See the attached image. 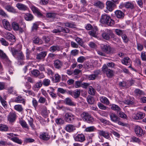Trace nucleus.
I'll use <instances>...</instances> for the list:
<instances>
[{
  "mask_svg": "<svg viewBox=\"0 0 146 146\" xmlns=\"http://www.w3.org/2000/svg\"><path fill=\"white\" fill-rule=\"evenodd\" d=\"M12 27L14 30L19 31L20 33H22L24 31L23 29L19 27L18 24L16 22L12 23Z\"/></svg>",
  "mask_w": 146,
  "mask_h": 146,
  "instance_id": "obj_9",
  "label": "nucleus"
},
{
  "mask_svg": "<svg viewBox=\"0 0 146 146\" xmlns=\"http://www.w3.org/2000/svg\"><path fill=\"white\" fill-rule=\"evenodd\" d=\"M100 21L102 23H105L109 26H112L115 23L114 21L111 19L110 17L106 14L102 15Z\"/></svg>",
  "mask_w": 146,
  "mask_h": 146,
  "instance_id": "obj_1",
  "label": "nucleus"
},
{
  "mask_svg": "<svg viewBox=\"0 0 146 146\" xmlns=\"http://www.w3.org/2000/svg\"><path fill=\"white\" fill-rule=\"evenodd\" d=\"M42 85L41 80H39L33 87V89L35 90L36 88H40L42 86Z\"/></svg>",
  "mask_w": 146,
  "mask_h": 146,
  "instance_id": "obj_37",
  "label": "nucleus"
},
{
  "mask_svg": "<svg viewBox=\"0 0 146 146\" xmlns=\"http://www.w3.org/2000/svg\"><path fill=\"white\" fill-rule=\"evenodd\" d=\"M60 28V32H62L65 33H69L70 32V30L68 28L65 27L64 28L60 26H59Z\"/></svg>",
  "mask_w": 146,
  "mask_h": 146,
  "instance_id": "obj_46",
  "label": "nucleus"
},
{
  "mask_svg": "<svg viewBox=\"0 0 146 146\" xmlns=\"http://www.w3.org/2000/svg\"><path fill=\"white\" fill-rule=\"evenodd\" d=\"M116 17L118 18H123L124 16V13L121 11L117 10L115 12Z\"/></svg>",
  "mask_w": 146,
  "mask_h": 146,
  "instance_id": "obj_28",
  "label": "nucleus"
},
{
  "mask_svg": "<svg viewBox=\"0 0 146 146\" xmlns=\"http://www.w3.org/2000/svg\"><path fill=\"white\" fill-rule=\"evenodd\" d=\"M74 139L76 141L82 142L85 140L84 136L81 134L78 135Z\"/></svg>",
  "mask_w": 146,
  "mask_h": 146,
  "instance_id": "obj_17",
  "label": "nucleus"
},
{
  "mask_svg": "<svg viewBox=\"0 0 146 146\" xmlns=\"http://www.w3.org/2000/svg\"><path fill=\"white\" fill-rule=\"evenodd\" d=\"M118 115L119 117L123 118V119H125L127 117L126 115L123 112L121 111L118 112Z\"/></svg>",
  "mask_w": 146,
  "mask_h": 146,
  "instance_id": "obj_64",
  "label": "nucleus"
},
{
  "mask_svg": "<svg viewBox=\"0 0 146 146\" xmlns=\"http://www.w3.org/2000/svg\"><path fill=\"white\" fill-rule=\"evenodd\" d=\"M102 70L104 73L106 74L107 77L111 78L113 76L114 72L110 69L108 68L106 64H104L102 68Z\"/></svg>",
  "mask_w": 146,
  "mask_h": 146,
  "instance_id": "obj_3",
  "label": "nucleus"
},
{
  "mask_svg": "<svg viewBox=\"0 0 146 146\" xmlns=\"http://www.w3.org/2000/svg\"><path fill=\"white\" fill-rule=\"evenodd\" d=\"M93 4L94 6L100 9H102L104 7L103 3L98 0H94Z\"/></svg>",
  "mask_w": 146,
  "mask_h": 146,
  "instance_id": "obj_20",
  "label": "nucleus"
},
{
  "mask_svg": "<svg viewBox=\"0 0 146 146\" xmlns=\"http://www.w3.org/2000/svg\"><path fill=\"white\" fill-rule=\"evenodd\" d=\"M121 62L123 64L127 66L130 64L131 61L129 58L125 57L122 60Z\"/></svg>",
  "mask_w": 146,
  "mask_h": 146,
  "instance_id": "obj_24",
  "label": "nucleus"
},
{
  "mask_svg": "<svg viewBox=\"0 0 146 146\" xmlns=\"http://www.w3.org/2000/svg\"><path fill=\"white\" fill-rule=\"evenodd\" d=\"M53 64L55 68L60 69L62 67L63 62L60 60L57 59L54 61Z\"/></svg>",
  "mask_w": 146,
  "mask_h": 146,
  "instance_id": "obj_11",
  "label": "nucleus"
},
{
  "mask_svg": "<svg viewBox=\"0 0 146 146\" xmlns=\"http://www.w3.org/2000/svg\"><path fill=\"white\" fill-rule=\"evenodd\" d=\"M5 9L9 12L13 13H16L15 9L11 5H6L5 7Z\"/></svg>",
  "mask_w": 146,
  "mask_h": 146,
  "instance_id": "obj_29",
  "label": "nucleus"
},
{
  "mask_svg": "<svg viewBox=\"0 0 146 146\" xmlns=\"http://www.w3.org/2000/svg\"><path fill=\"white\" fill-rule=\"evenodd\" d=\"M14 108L15 110L19 112H21L23 110L22 106L20 105H16L14 106Z\"/></svg>",
  "mask_w": 146,
  "mask_h": 146,
  "instance_id": "obj_48",
  "label": "nucleus"
},
{
  "mask_svg": "<svg viewBox=\"0 0 146 146\" xmlns=\"http://www.w3.org/2000/svg\"><path fill=\"white\" fill-rule=\"evenodd\" d=\"M75 116L70 113H67L64 115V119L66 121L69 123H72L75 118Z\"/></svg>",
  "mask_w": 146,
  "mask_h": 146,
  "instance_id": "obj_6",
  "label": "nucleus"
},
{
  "mask_svg": "<svg viewBox=\"0 0 146 146\" xmlns=\"http://www.w3.org/2000/svg\"><path fill=\"white\" fill-rule=\"evenodd\" d=\"M0 41L2 45L5 46H7L8 45V43L6 41L4 38H1Z\"/></svg>",
  "mask_w": 146,
  "mask_h": 146,
  "instance_id": "obj_61",
  "label": "nucleus"
},
{
  "mask_svg": "<svg viewBox=\"0 0 146 146\" xmlns=\"http://www.w3.org/2000/svg\"><path fill=\"white\" fill-rule=\"evenodd\" d=\"M61 46L58 45H54L50 47L49 48V50L52 52H53L56 51H60L62 50Z\"/></svg>",
  "mask_w": 146,
  "mask_h": 146,
  "instance_id": "obj_14",
  "label": "nucleus"
},
{
  "mask_svg": "<svg viewBox=\"0 0 146 146\" xmlns=\"http://www.w3.org/2000/svg\"><path fill=\"white\" fill-rule=\"evenodd\" d=\"M65 26L71 28H74L76 25L73 23H66L64 24Z\"/></svg>",
  "mask_w": 146,
  "mask_h": 146,
  "instance_id": "obj_51",
  "label": "nucleus"
},
{
  "mask_svg": "<svg viewBox=\"0 0 146 146\" xmlns=\"http://www.w3.org/2000/svg\"><path fill=\"white\" fill-rule=\"evenodd\" d=\"M3 23L5 28L6 29L9 31H10L11 29V27L10 23L6 19L3 20Z\"/></svg>",
  "mask_w": 146,
  "mask_h": 146,
  "instance_id": "obj_19",
  "label": "nucleus"
},
{
  "mask_svg": "<svg viewBox=\"0 0 146 146\" xmlns=\"http://www.w3.org/2000/svg\"><path fill=\"white\" fill-rule=\"evenodd\" d=\"M132 140L133 142H136L138 143H140L141 142V140L140 139L135 137L132 138Z\"/></svg>",
  "mask_w": 146,
  "mask_h": 146,
  "instance_id": "obj_58",
  "label": "nucleus"
},
{
  "mask_svg": "<svg viewBox=\"0 0 146 146\" xmlns=\"http://www.w3.org/2000/svg\"><path fill=\"white\" fill-rule=\"evenodd\" d=\"M81 117L83 119L89 123H91L94 121V118L87 112H83L81 115Z\"/></svg>",
  "mask_w": 146,
  "mask_h": 146,
  "instance_id": "obj_4",
  "label": "nucleus"
},
{
  "mask_svg": "<svg viewBox=\"0 0 146 146\" xmlns=\"http://www.w3.org/2000/svg\"><path fill=\"white\" fill-rule=\"evenodd\" d=\"M40 138L43 140L47 141L50 139V137L47 133L43 132L40 134Z\"/></svg>",
  "mask_w": 146,
  "mask_h": 146,
  "instance_id": "obj_21",
  "label": "nucleus"
},
{
  "mask_svg": "<svg viewBox=\"0 0 146 146\" xmlns=\"http://www.w3.org/2000/svg\"><path fill=\"white\" fill-rule=\"evenodd\" d=\"M83 91V90L77 89L73 91V97L75 98H78L80 95L81 92Z\"/></svg>",
  "mask_w": 146,
  "mask_h": 146,
  "instance_id": "obj_26",
  "label": "nucleus"
},
{
  "mask_svg": "<svg viewBox=\"0 0 146 146\" xmlns=\"http://www.w3.org/2000/svg\"><path fill=\"white\" fill-rule=\"evenodd\" d=\"M11 50L13 55L15 57H16L19 53V52H20L16 49L14 48H11Z\"/></svg>",
  "mask_w": 146,
  "mask_h": 146,
  "instance_id": "obj_40",
  "label": "nucleus"
},
{
  "mask_svg": "<svg viewBox=\"0 0 146 146\" xmlns=\"http://www.w3.org/2000/svg\"><path fill=\"white\" fill-rule=\"evenodd\" d=\"M95 128L94 126H90L86 127L85 131L87 132H92L94 131Z\"/></svg>",
  "mask_w": 146,
  "mask_h": 146,
  "instance_id": "obj_57",
  "label": "nucleus"
},
{
  "mask_svg": "<svg viewBox=\"0 0 146 146\" xmlns=\"http://www.w3.org/2000/svg\"><path fill=\"white\" fill-rule=\"evenodd\" d=\"M100 100L101 102L106 105L110 104V102L107 98L105 97H102L100 98Z\"/></svg>",
  "mask_w": 146,
  "mask_h": 146,
  "instance_id": "obj_38",
  "label": "nucleus"
},
{
  "mask_svg": "<svg viewBox=\"0 0 146 146\" xmlns=\"http://www.w3.org/2000/svg\"><path fill=\"white\" fill-rule=\"evenodd\" d=\"M145 116L144 113L139 111L137 113L133 114L132 115V118L135 120L141 119H143Z\"/></svg>",
  "mask_w": 146,
  "mask_h": 146,
  "instance_id": "obj_8",
  "label": "nucleus"
},
{
  "mask_svg": "<svg viewBox=\"0 0 146 146\" xmlns=\"http://www.w3.org/2000/svg\"><path fill=\"white\" fill-rule=\"evenodd\" d=\"M50 80L48 79L45 78L43 81L42 84L45 86H49L50 84Z\"/></svg>",
  "mask_w": 146,
  "mask_h": 146,
  "instance_id": "obj_42",
  "label": "nucleus"
},
{
  "mask_svg": "<svg viewBox=\"0 0 146 146\" xmlns=\"http://www.w3.org/2000/svg\"><path fill=\"white\" fill-rule=\"evenodd\" d=\"M16 6L18 9L21 10L25 11L27 9V7L25 5L20 3H18Z\"/></svg>",
  "mask_w": 146,
  "mask_h": 146,
  "instance_id": "obj_25",
  "label": "nucleus"
},
{
  "mask_svg": "<svg viewBox=\"0 0 146 146\" xmlns=\"http://www.w3.org/2000/svg\"><path fill=\"white\" fill-rule=\"evenodd\" d=\"M87 101L88 103L90 104H93L94 102L93 98L90 96H88L86 98Z\"/></svg>",
  "mask_w": 146,
  "mask_h": 146,
  "instance_id": "obj_50",
  "label": "nucleus"
},
{
  "mask_svg": "<svg viewBox=\"0 0 146 146\" xmlns=\"http://www.w3.org/2000/svg\"><path fill=\"white\" fill-rule=\"evenodd\" d=\"M65 129L67 131L70 132L75 130L76 128L73 125L71 124H68L66 125Z\"/></svg>",
  "mask_w": 146,
  "mask_h": 146,
  "instance_id": "obj_27",
  "label": "nucleus"
},
{
  "mask_svg": "<svg viewBox=\"0 0 146 146\" xmlns=\"http://www.w3.org/2000/svg\"><path fill=\"white\" fill-rule=\"evenodd\" d=\"M134 4L131 2H127L125 3V7L127 9H133L134 8Z\"/></svg>",
  "mask_w": 146,
  "mask_h": 146,
  "instance_id": "obj_32",
  "label": "nucleus"
},
{
  "mask_svg": "<svg viewBox=\"0 0 146 146\" xmlns=\"http://www.w3.org/2000/svg\"><path fill=\"white\" fill-rule=\"evenodd\" d=\"M122 38L124 42L125 43L127 42L129 40V38H127L126 35L125 34H123L122 35Z\"/></svg>",
  "mask_w": 146,
  "mask_h": 146,
  "instance_id": "obj_56",
  "label": "nucleus"
},
{
  "mask_svg": "<svg viewBox=\"0 0 146 146\" xmlns=\"http://www.w3.org/2000/svg\"><path fill=\"white\" fill-rule=\"evenodd\" d=\"M31 9L33 13L36 14L38 16H41L42 14L40 12L38 9L34 5H32L31 7Z\"/></svg>",
  "mask_w": 146,
  "mask_h": 146,
  "instance_id": "obj_23",
  "label": "nucleus"
},
{
  "mask_svg": "<svg viewBox=\"0 0 146 146\" xmlns=\"http://www.w3.org/2000/svg\"><path fill=\"white\" fill-rule=\"evenodd\" d=\"M82 82L80 81H75L74 84V87L76 88H78L81 87Z\"/></svg>",
  "mask_w": 146,
  "mask_h": 146,
  "instance_id": "obj_55",
  "label": "nucleus"
},
{
  "mask_svg": "<svg viewBox=\"0 0 146 146\" xmlns=\"http://www.w3.org/2000/svg\"><path fill=\"white\" fill-rule=\"evenodd\" d=\"M135 94L137 96H140L144 95V92L139 89H136L134 91Z\"/></svg>",
  "mask_w": 146,
  "mask_h": 146,
  "instance_id": "obj_35",
  "label": "nucleus"
},
{
  "mask_svg": "<svg viewBox=\"0 0 146 146\" xmlns=\"http://www.w3.org/2000/svg\"><path fill=\"white\" fill-rule=\"evenodd\" d=\"M57 14L55 13H47L46 15L47 17L52 18H55Z\"/></svg>",
  "mask_w": 146,
  "mask_h": 146,
  "instance_id": "obj_49",
  "label": "nucleus"
},
{
  "mask_svg": "<svg viewBox=\"0 0 146 146\" xmlns=\"http://www.w3.org/2000/svg\"><path fill=\"white\" fill-rule=\"evenodd\" d=\"M47 52L46 51L42 52L36 55V59L37 60H40L45 58Z\"/></svg>",
  "mask_w": 146,
  "mask_h": 146,
  "instance_id": "obj_22",
  "label": "nucleus"
},
{
  "mask_svg": "<svg viewBox=\"0 0 146 146\" xmlns=\"http://www.w3.org/2000/svg\"><path fill=\"white\" fill-rule=\"evenodd\" d=\"M98 133L100 135L103 136L107 139H109L110 137L109 133L107 131L99 130H98Z\"/></svg>",
  "mask_w": 146,
  "mask_h": 146,
  "instance_id": "obj_15",
  "label": "nucleus"
},
{
  "mask_svg": "<svg viewBox=\"0 0 146 146\" xmlns=\"http://www.w3.org/2000/svg\"><path fill=\"white\" fill-rule=\"evenodd\" d=\"M75 41L77 42L79 45L85 48V45L84 44V42L82 39L79 38L77 37L75 39Z\"/></svg>",
  "mask_w": 146,
  "mask_h": 146,
  "instance_id": "obj_36",
  "label": "nucleus"
},
{
  "mask_svg": "<svg viewBox=\"0 0 146 146\" xmlns=\"http://www.w3.org/2000/svg\"><path fill=\"white\" fill-rule=\"evenodd\" d=\"M25 18L27 21H31L33 19V16L31 14L27 13L26 14Z\"/></svg>",
  "mask_w": 146,
  "mask_h": 146,
  "instance_id": "obj_45",
  "label": "nucleus"
},
{
  "mask_svg": "<svg viewBox=\"0 0 146 146\" xmlns=\"http://www.w3.org/2000/svg\"><path fill=\"white\" fill-rule=\"evenodd\" d=\"M107 9L110 11L113 9V8L115 6L114 3L111 1H108L106 3Z\"/></svg>",
  "mask_w": 146,
  "mask_h": 146,
  "instance_id": "obj_13",
  "label": "nucleus"
},
{
  "mask_svg": "<svg viewBox=\"0 0 146 146\" xmlns=\"http://www.w3.org/2000/svg\"><path fill=\"white\" fill-rule=\"evenodd\" d=\"M135 133L138 136L140 137L144 134L142 129L139 126H135Z\"/></svg>",
  "mask_w": 146,
  "mask_h": 146,
  "instance_id": "obj_12",
  "label": "nucleus"
},
{
  "mask_svg": "<svg viewBox=\"0 0 146 146\" xmlns=\"http://www.w3.org/2000/svg\"><path fill=\"white\" fill-rule=\"evenodd\" d=\"M41 113L42 115H46L47 114V110L46 107L44 106L42 109Z\"/></svg>",
  "mask_w": 146,
  "mask_h": 146,
  "instance_id": "obj_60",
  "label": "nucleus"
},
{
  "mask_svg": "<svg viewBox=\"0 0 146 146\" xmlns=\"http://www.w3.org/2000/svg\"><path fill=\"white\" fill-rule=\"evenodd\" d=\"M55 121L58 125H62L64 124V121L62 118H58L55 119Z\"/></svg>",
  "mask_w": 146,
  "mask_h": 146,
  "instance_id": "obj_39",
  "label": "nucleus"
},
{
  "mask_svg": "<svg viewBox=\"0 0 146 146\" xmlns=\"http://www.w3.org/2000/svg\"><path fill=\"white\" fill-rule=\"evenodd\" d=\"M113 35V34L112 31L108 29H106L102 34L103 38L107 40H109L110 38V36H112Z\"/></svg>",
  "mask_w": 146,
  "mask_h": 146,
  "instance_id": "obj_5",
  "label": "nucleus"
},
{
  "mask_svg": "<svg viewBox=\"0 0 146 146\" xmlns=\"http://www.w3.org/2000/svg\"><path fill=\"white\" fill-rule=\"evenodd\" d=\"M70 45L72 47L74 48H77L78 47V44L73 41L71 42Z\"/></svg>",
  "mask_w": 146,
  "mask_h": 146,
  "instance_id": "obj_62",
  "label": "nucleus"
},
{
  "mask_svg": "<svg viewBox=\"0 0 146 146\" xmlns=\"http://www.w3.org/2000/svg\"><path fill=\"white\" fill-rule=\"evenodd\" d=\"M6 38L11 41L14 42L15 41V37L9 32L5 34Z\"/></svg>",
  "mask_w": 146,
  "mask_h": 146,
  "instance_id": "obj_16",
  "label": "nucleus"
},
{
  "mask_svg": "<svg viewBox=\"0 0 146 146\" xmlns=\"http://www.w3.org/2000/svg\"><path fill=\"white\" fill-rule=\"evenodd\" d=\"M141 57L142 60L146 61V55L145 52L143 51L141 52Z\"/></svg>",
  "mask_w": 146,
  "mask_h": 146,
  "instance_id": "obj_59",
  "label": "nucleus"
},
{
  "mask_svg": "<svg viewBox=\"0 0 146 146\" xmlns=\"http://www.w3.org/2000/svg\"><path fill=\"white\" fill-rule=\"evenodd\" d=\"M111 109L114 110L116 111L117 113L121 111V109L118 106L113 104L111 105Z\"/></svg>",
  "mask_w": 146,
  "mask_h": 146,
  "instance_id": "obj_44",
  "label": "nucleus"
},
{
  "mask_svg": "<svg viewBox=\"0 0 146 146\" xmlns=\"http://www.w3.org/2000/svg\"><path fill=\"white\" fill-rule=\"evenodd\" d=\"M86 60V57L82 56H80L77 58V61L80 63H83Z\"/></svg>",
  "mask_w": 146,
  "mask_h": 146,
  "instance_id": "obj_52",
  "label": "nucleus"
},
{
  "mask_svg": "<svg viewBox=\"0 0 146 146\" xmlns=\"http://www.w3.org/2000/svg\"><path fill=\"white\" fill-rule=\"evenodd\" d=\"M17 117V115L15 112H10L7 116V120L10 123L14 122L15 121Z\"/></svg>",
  "mask_w": 146,
  "mask_h": 146,
  "instance_id": "obj_7",
  "label": "nucleus"
},
{
  "mask_svg": "<svg viewBox=\"0 0 146 146\" xmlns=\"http://www.w3.org/2000/svg\"><path fill=\"white\" fill-rule=\"evenodd\" d=\"M14 102L17 103H22L25 105V99L21 96H19L15 98Z\"/></svg>",
  "mask_w": 146,
  "mask_h": 146,
  "instance_id": "obj_18",
  "label": "nucleus"
},
{
  "mask_svg": "<svg viewBox=\"0 0 146 146\" xmlns=\"http://www.w3.org/2000/svg\"><path fill=\"white\" fill-rule=\"evenodd\" d=\"M0 100L3 107L6 108L7 107V102L0 96Z\"/></svg>",
  "mask_w": 146,
  "mask_h": 146,
  "instance_id": "obj_54",
  "label": "nucleus"
},
{
  "mask_svg": "<svg viewBox=\"0 0 146 146\" xmlns=\"http://www.w3.org/2000/svg\"><path fill=\"white\" fill-rule=\"evenodd\" d=\"M61 77L58 74H55L53 77L52 78V81L55 83L59 82L60 80Z\"/></svg>",
  "mask_w": 146,
  "mask_h": 146,
  "instance_id": "obj_34",
  "label": "nucleus"
},
{
  "mask_svg": "<svg viewBox=\"0 0 146 146\" xmlns=\"http://www.w3.org/2000/svg\"><path fill=\"white\" fill-rule=\"evenodd\" d=\"M109 115L111 121L114 123H117L120 119V118L114 113H110Z\"/></svg>",
  "mask_w": 146,
  "mask_h": 146,
  "instance_id": "obj_10",
  "label": "nucleus"
},
{
  "mask_svg": "<svg viewBox=\"0 0 146 146\" xmlns=\"http://www.w3.org/2000/svg\"><path fill=\"white\" fill-rule=\"evenodd\" d=\"M96 91L95 89L92 86H89L88 89V93L89 94L94 96L96 93Z\"/></svg>",
  "mask_w": 146,
  "mask_h": 146,
  "instance_id": "obj_33",
  "label": "nucleus"
},
{
  "mask_svg": "<svg viewBox=\"0 0 146 146\" xmlns=\"http://www.w3.org/2000/svg\"><path fill=\"white\" fill-rule=\"evenodd\" d=\"M98 106L100 109L102 110H105L107 108V107L100 103L98 104Z\"/></svg>",
  "mask_w": 146,
  "mask_h": 146,
  "instance_id": "obj_63",
  "label": "nucleus"
},
{
  "mask_svg": "<svg viewBox=\"0 0 146 146\" xmlns=\"http://www.w3.org/2000/svg\"><path fill=\"white\" fill-rule=\"evenodd\" d=\"M8 129L9 128L7 126L2 124H0V131H8Z\"/></svg>",
  "mask_w": 146,
  "mask_h": 146,
  "instance_id": "obj_41",
  "label": "nucleus"
},
{
  "mask_svg": "<svg viewBox=\"0 0 146 146\" xmlns=\"http://www.w3.org/2000/svg\"><path fill=\"white\" fill-rule=\"evenodd\" d=\"M38 102L40 103L41 104H44L45 103V105H47L48 104L46 102V99L42 96H40V98H39Z\"/></svg>",
  "mask_w": 146,
  "mask_h": 146,
  "instance_id": "obj_43",
  "label": "nucleus"
},
{
  "mask_svg": "<svg viewBox=\"0 0 146 146\" xmlns=\"http://www.w3.org/2000/svg\"><path fill=\"white\" fill-rule=\"evenodd\" d=\"M19 123L23 127L27 129L29 128L28 125L24 120H20Z\"/></svg>",
  "mask_w": 146,
  "mask_h": 146,
  "instance_id": "obj_47",
  "label": "nucleus"
},
{
  "mask_svg": "<svg viewBox=\"0 0 146 146\" xmlns=\"http://www.w3.org/2000/svg\"><path fill=\"white\" fill-rule=\"evenodd\" d=\"M100 48L102 51L107 54H112L115 52L114 48L108 44H101Z\"/></svg>",
  "mask_w": 146,
  "mask_h": 146,
  "instance_id": "obj_2",
  "label": "nucleus"
},
{
  "mask_svg": "<svg viewBox=\"0 0 146 146\" xmlns=\"http://www.w3.org/2000/svg\"><path fill=\"white\" fill-rule=\"evenodd\" d=\"M64 102L66 104L70 106H74L75 105V104L69 98H66Z\"/></svg>",
  "mask_w": 146,
  "mask_h": 146,
  "instance_id": "obj_30",
  "label": "nucleus"
},
{
  "mask_svg": "<svg viewBox=\"0 0 146 146\" xmlns=\"http://www.w3.org/2000/svg\"><path fill=\"white\" fill-rule=\"evenodd\" d=\"M8 137L10 139L12 140L14 142L16 143L19 144H21L22 143V141L21 139H19L17 137H11L8 136Z\"/></svg>",
  "mask_w": 146,
  "mask_h": 146,
  "instance_id": "obj_31",
  "label": "nucleus"
},
{
  "mask_svg": "<svg viewBox=\"0 0 146 146\" xmlns=\"http://www.w3.org/2000/svg\"><path fill=\"white\" fill-rule=\"evenodd\" d=\"M16 57V58L18 60H23L24 59V56L23 54V53L21 52H20L17 55Z\"/></svg>",
  "mask_w": 146,
  "mask_h": 146,
  "instance_id": "obj_53",
  "label": "nucleus"
}]
</instances>
